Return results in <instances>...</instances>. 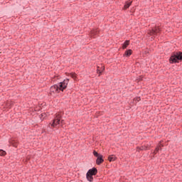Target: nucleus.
<instances>
[{
    "label": "nucleus",
    "instance_id": "6",
    "mask_svg": "<svg viewBox=\"0 0 182 182\" xmlns=\"http://www.w3.org/2000/svg\"><path fill=\"white\" fill-rule=\"evenodd\" d=\"M163 141H160L159 143L158 144L157 146L156 147L154 151V154H157V153H159V151H160V150H161V147H163L164 145H163Z\"/></svg>",
    "mask_w": 182,
    "mask_h": 182
},
{
    "label": "nucleus",
    "instance_id": "7",
    "mask_svg": "<svg viewBox=\"0 0 182 182\" xmlns=\"http://www.w3.org/2000/svg\"><path fill=\"white\" fill-rule=\"evenodd\" d=\"M103 161H105V159H103V155H100L96 159V164L97 166H100Z\"/></svg>",
    "mask_w": 182,
    "mask_h": 182
},
{
    "label": "nucleus",
    "instance_id": "13",
    "mask_svg": "<svg viewBox=\"0 0 182 182\" xmlns=\"http://www.w3.org/2000/svg\"><path fill=\"white\" fill-rule=\"evenodd\" d=\"M132 51L130 49L128 50H126L125 53L124 54V56L129 57V56H130L132 55Z\"/></svg>",
    "mask_w": 182,
    "mask_h": 182
},
{
    "label": "nucleus",
    "instance_id": "20",
    "mask_svg": "<svg viewBox=\"0 0 182 182\" xmlns=\"http://www.w3.org/2000/svg\"><path fill=\"white\" fill-rule=\"evenodd\" d=\"M97 73H98L100 74V73H102V71H100V70L97 69Z\"/></svg>",
    "mask_w": 182,
    "mask_h": 182
},
{
    "label": "nucleus",
    "instance_id": "5",
    "mask_svg": "<svg viewBox=\"0 0 182 182\" xmlns=\"http://www.w3.org/2000/svg\"><path fill=\"white\" fill-rule=\"evenodd\" d=\"M160 31H161V28H160V27H155L149 31V34L151 36H156V35H157V33H159Z\"/></svg>",
    "mask_w": 182,
    "mask_h": 182
},
{
    "label": "nucleus",
    "instance_id": "15",
    "mask_svg": "<svg viewBox=\"0 0 182 182\" xmlns=\"http://www.w3.org/2000/svg\"><path fill=\"white\" fill-rule=\"evenodd\" d=\"M93 154H94L95 157H99V156L102 155V154L97 153V151H93Z\"/></svg>",
    "mask_w": 182,
    "mask_h": 182
},
{
    "label": "nucleus",
    "instance_id": "11",
    "mask_svg": "<svg viewBox=\"0 0 182 182\" xmlns=\"http://www.w3.org/2000/svg\"><path fill=\"white\" fill-rule=\"evenodd\" d=\"M130 45V41H126L123 44H122V49H126L127 46Z\"/></svg>",
    "mask_w": 182,
    "mask_h": 182
},
{
    "label": "nucleus",
    "instance_id": "14",
    "mask_svg": "<svg viewBox=\"0 0 182 182\" xmlns=\"http://www.w3.org/2000/svg\"><path fill=\"white\" fill-rule=\"evenodd\" d=\"M70 77H72L73 79H76V74L75 73H70Z\"/></svg>",
    "mask_w": 182,
    "mask_h": 182
},
{
    "label": "nucleus",
    "instance_id": "1",
    "mask_svg": "<svg viewBox=\"0 0 182 182\" xmlns=\"http://www.w3.org/2000/svg\"><path fill=\"white\" fill-rule=\"evenodd\" d=\"M69 83V79H65L63 82H59L58 85H54L50 88V95H54V93H59L60 90L63 92L65 89L68 87Z\"/></svg>",
    "mask_w": 182,
    "mask_h": 182
},
{
    "label": "nucleus",
    "instance_id": "8",
    "mask_svg": "<svg viewBox=\"0 0 182 182\" xmlns=\"http://www.w3.org/2000/svg\"><path fill=\"white\" fill-rule=\"evenodd\" d=\"M87 173L90 174V176H96V174H97V168H92L90 169Z\"/></svg>",
    "mask_w": 182,
    "mask_h": 182
},
{
    "label": "nucleus",
    "instance_id": "4",
    "mask_svg": "<svg viewBox=\"0 0 182 182\" xmlns=\"http://www.w3.org/2000/svg\"><path fill=\"white\" fill-rule=\"evenodd\" d=\"M151 144H153V142H149V144L142 145L141 146H137L136 151H143L149 150L150 147H151Z\"/></svg>",
    "mask_w": 182,
    "mask_h": 182
},
{
    "label": "nucleus",
    "instance_id": "17",
    "mask_svg": "<svg viewBox=\"0 0 182 182\" xmlns=\"http://www.w3.org/2000/svg\"><path fill=\"white\" fill-rule=\"evenodd\" d=\"M11 144L14 147H18V143H16L15 141H12Z\"/></svg>",
    "mask_w": 182,
    "mask_h": 182
},
{
    "label": "nucleus",
    "instance_id": "3",
    "mask_svg": "<svg viewBox=\"0 0 182 182\" xmlns=\"http://www.w3.org/2000/svg\"><path fill=\"white\" fill-rule=\"evenodd\" d=\"M178 60H182V53L180 51L174 53L169 58L170 63H177Z\"/></svg>",
    "mask_w": 182,
    "mask_h": 182
},
{
    "label": "nucleus",
    "instance_id": "19",
    "mask_svg": "<svg viewBox=\"0 0 182 182\" xmlns=\"http://www.w3.org/2000/svg\"><path fill=\"white\" fill-rule=\"evenodd\" d=\"M134 100H136V102H140V97H137L136 98H134Z\"/></svg>",
    "mask_w": 182,
    "mask_h": 182
},
{
    "label": "nucleus",
    "instance_id": "10",
    "mask_svg": "<svg viewBox=\"0 0 182 182\" xmlns=\"http://www.w3.org/2000/svg\"><path fill=\"white\" fill-rule=\"evenodd\" d=\"M117 158L116 157V156L114 155H110L108 157V160L109 161L112 162V161H115V160L117 159Z\"/></svg>",
    "mask_w": 182,
    "mask_h": 182
},
{
    "label": "nucleus",
    "instance_id": "2",
    "mask_svg": "<svg viewBox=\"0 0 182 182\" xmlns=\"http://www.w3.org/2000/svg\"><path fill=\"white\" fill-rule=\"evenodd\" d=\"M65 120L62 119V114L58 113L55 114V117L53 119L48 125L49 127H58V126H63Z\"/></svg>",
    "mask_w": 182,
    "mask_h": 182
},
{
    "label": "nucleus",
    "instance_id": "9",
    "mask_svg": "<svg viewBox=\"0 0 182 182\" xmlns=\"http://www.w3.org/2000/svg\"><path fill=\"white\" fill-rule=\"evenodd\" d=\"M86 177L88 181H90V182L93 181V175H90V173H87Z\"/></svg>",
    "mask_w": 182,
    "mask_h": 182
},
{
    "label": "nucleus",
    "instance_id": "18",
    "mask_svg": "<svg viewBox=\"0 0 182 182\" xmlns=\"http://www.w3.org/2000/svg\"><path fill=\"white\" fill-rule=\"evenodd\" d=\"M6 154V152L2 149H0V156H5Z\"/></svg>",
    "mask_w": 182,
    "mask_h": 182
},
{
    "label": "nucleus",
    "instance_id": "12",
    "mask_svg": "<svg viewBox=\"0 0 182 182\" xmlns=\"http://www.w3.org/2000/svg\"><path fill=\"white\" fill-rule=\"evenodd\" d=\"M132 1H127L124 6V9H127L130 8V5H132Z\"/></svg>",
    "mask_w": 182,
    "mask_h": 182
},
{
    "label": "nucleus",
    "instance_id": "16",
    "mask_svg": "<svg viewBox=\"0 0 182 182\" xmlns=\"http://www.w3.org/2000/svg\"><path fill=\"white\" fill-rule=\"evenodd\" d=\"M95 35H97V31L93 30L91 31V36H95Z\"/></svg>",
    "mask_w": 182,
    "mask_h": 182
}]
</instances>
